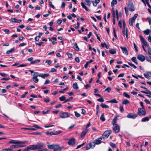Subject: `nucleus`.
Here are the masks:
<instances>
[{
    "instance_id": "obj_1",
    "label": "nucleus",
    "mask_w": 151,
    "mask_h": 151,
    "mask_svg": "<svg viewBox=\"0 0 151 151\" xmlns=\"http://www.w3.org/2000/svg\"><path fill=\"white\" fill-rule=\"evenodd\" d=\"M141 106L142 108V109L139 108L138 109V111L137 112V114L140 116L145 115L146 114L145 110L144 108V106L143 104H141Z\"/></svg>"
},
{
    "instance_id": "obj_2",
    "label": "nucleus",
    "mask_w": 151,
    "mask_h": 151,
    "mask_svg": "<svg viewBox=\"0 0 151 151\" xmlns=\"http://www.w3.org/2000/svg\"><path fill=\"white\" fill-rule=\"evenodd\" d=\"M61 132H62L60 131H56L54 130L53 131L51 132L47 131L45 132V134L47 135H50L51 136L53 135H55L61 133Z\"/></svg>"
},
{
    "instance_id": "obj_3",
    "label": "nucleus",
    "mask_w": 151,
    "mask_h": 151,
    "mask_svg": "<svg viewBox=\"0 0 151 151\" xmlns=\"http://www.w3.org/2000/svg\"><path fill=\"white\" fill-rule=\"evenodd\" d=\"M111 133V130H108L105 131L102 135L103 138L104 139L107 138Z\"/></svg>"
},
{
    "instance_id": "obj_4",
    "label": "nucleus",
    "mask_w": 151,
    "mask_h": 151,
    "mask_svg": "<svg viewBox=\"0 0 151 151\" xmlns=\"http://www.w3.org/2000/svg\"><path fill=\"white\" fill-rule=\"evenodd\" d=\"M60 116L62 118H65L70 116V114L67 112H63L60 115Z\"/></svg>"
},
{
    "instance_id": "obj_5",
    "label": "nucleus",
    "mask_w": 151,
    "mask_h": 151,
    "mask_svg": "<svg viewBox=\"0 0 151 151\" xmlns=\"http://www.w3.org/2000/svg\"><path fill=\"white\" fill-rule=\"evenodd\" d=\"M39 73L37 72H34L33 76L32 78L33 81L35 83H37L38 82L39 80L37 78V77L39 76Z\"/></svg>"
},
{
    "instance_id": "obj_6",
    "label": "nucleus",
    "mask_w": 151,
    "mask_h": 151,
    "mask_svg": "<svg viewBox=\"0 0 151 151\" xmlns=\"http://www.w3.org/2000/svg\"><path fill=\"white\" fill-rule=\"evenodd\" d=\"M113 129L114 132L116 133H118L120 130V127L118 124L113 125Z\"/></svg>"
},
{
    "instance_id": "obj_7",
    "label": "nucleus",
    "mask_w": 151,
    "mask_h": 151,
    "mask_svg": "<svg viewBox=\"0 0 151 151\" xmlns=\"http://www.w3.org/2000/svg\"><path fill=\"white\" fill-rule=\"evenodd\" d=\"M64 148L63 146L61 147L58 144H55L54 151H60Z\"/></svg>"
},
{
    "instance_id": "obj_8",
    "label": "nucleus",
    "mask_w": 151,
    "mask_h": 151,
    "mask_svg": "<svg viewBox=\"0 0 151 151\" xmlns=\"http://www.w3.org/2000/svg\"><path fill=\"white\" fill-rule=\"evenodd\" d=\"M139 37L141 41L143 44L146 47H149V45L147 44V42L144 39L143 37L141 35H140Z\"/></svg>"
},
{
    "instance_id": "obj_9",
    "label": "nucleus",
    "mask_w": 151,
    "mask_h": 151,
    "mask_svg": "<svg viewBox=\"0 0 151 151\" xmlns=\"http://www.w3.org/2000/svg\"><path fill=\"white\" fill-rule=\"evenodd\" d=\"M128 7L129 11L131 12L135 10L133 4L132 2L129 3L128 5Z\"/></svg>"
},
{
    "instance_id": "obj_10",
    "label": "nucleus",
    "mask_w": 151,
    "mask_h": 151,
    "mask_svg": "<svg viewBox=\"0 0 151 151\" xmlns=\"http://www.w3.org/2000/svg\"><path fill=\"white\" fill-rule=\"evenodd\" d=\"M33 59V58L30 57L27 59V60L29 61H31L30 63V64H33L37 63H39L40 62V60L38 59L32 61Z\"/></svg>"
},
{
    "instance_id": "obj_11",
    "label": "nucleus",
    "mask_w": 151,
    "mask_h": 151,
    "mask_svg": "<svg viewBox=\"0 0 151 151\" xmlns=\"http://www.w3.org/2000/svg\"><path fill=\"white\" fill-rule=\"evenodd\" d=\"M76 142V139L74 138H71L69 139L68 143V145L73 146L74 145Z\"/></svg>"
},
{
    "instance_id": "obj_12",
    "label": "nucleus",
    "mask_w": 151,
    "mask_h": 151,
    "mask_svg": "<svg viewBox=\"0 0 151 151\" xmlns=\"http://www.w3.org/2000/svg\"><path fill=\"white\" fill-rule=\"evenodd\" d=\"M137 115V114H134L133 113H129L127 115V117L129 118H131L132 119H135L136 118Z\"/></svg>"
},
{
    "instance_id": "obj_13",
    "label": "nucleus",
    "mask_w": 151,
    "mask_h": 151,
    "mask_svg": "<svg viewBox=\"0 0 151 151\" xmlns=\"http://www.w3.org/2000/svg\"><path fill=\"white\" fill-rule=\"evenodd\" d=\"M120 47L122 50V52L123 53L125 54L126 55H128V51L126 47L120 46Z\"/></svg>"
},
{
    "instance_id": "obj_14",
    "label": "nucleus",
    "mask_w": 151,
    "mask_h": 151,
    "mask_svg": "<svg viewBox=\"0 0 151 151\" xmlns=\"http://www.w3.org/2000/svg\"><path fill=\"white\" fill-rule=\"evenodd\" d=\"M137 59L140 61L142 62H143L145 60V57L142 55H138L137 56Z\"/></svg>"
},
{
    "instance_id": "obj_15",
    "label": "nucleus",
    "mask_w": 151,
    "mask_h": 151,
    "mask_svg": "<svg viewBox=\"0 0 151 151\" xmlns=\"http://www.w3.org/2000/svg\"><path fill=\"white\" fill-rule=\"evenodd\" d=\"M146 73L144 74V76L146 78L148 79L149 77H151V71H147Z\"/></svg>"
},
{
    "instance_id": "obj_16",
    "label": "nucleus",
    "mask_w": 151,
    "mask_h": 151,
    "mask_svg": "<svg viewBox=\"0 0 151 151\" xmlns=\"http://www.w3.org/2000/svg\"><path fill=\"white\" fill-rule=\"evenodd\" d=\"M44 145V144L42 142L38 143L37 145H35L37 147V149H40L42 148Z\"/></svg>"
},
{
    "instance_id": "obj_17",
    "label": "nucleus",
    "mask_w": 151,
    "mask_h": 151,
    "mask_svg": "<svg viewBox=\"0 0 151 151\" xmlns=\"http://www.w3.org/2000/svg\"><path fill=\"white\" fill-rule=\"evenodd\" d=\"M29 150H37V147L35 145H30L28 147Z\"/></svg>"
},
{
    "instance_id": "obj_18",
    "label": "nucleus",
    "mask_w": 151,
    "mask_h": 151,
    "mask_svg": "<svg viewBox=\"0 0 151 151\" xmlns=\"http://www.w3.org/2000/svg\"><path fill=\"white\" fill-rule=\"evenodd\" d=\"M88 131V129H86L85 130L83 131L81 133L80 136L79 137V138H82L84 137L87 133Z\"/></svg>"
},
{
    "instance_id": "obj_19",
    "label": "nucleus",
    "mask_w": 151,
    "mask_h": 151,
    "mask_svg": "<svg viewBox=\"0 0 151 151\" xmlns=\"http://www.w3.org/2000/svg\"><path fill=\"white\" fill-rule=\"evenodd\" d=\"M25 145H13L11 146V147L13 148H18L25 147Z\"/></svg>"
},
{
    "instance_id": "obj_20",
    "label": "nucleus",
    "mask_w": 151,
    "mask_h": 151,
    "mask_svg": "<svg viewBox=\"0 0 151 151\" xmlns=\"http://www.w3.org/2000/svg\"><path fill=\"white\" fill-rule=\"evenodd\" d=\"M102 138L101 137H99L97 139L95 140L94 143L95 144L98 145L101 143V140H102Z\"/></svg>"
},
{
    "instance_id": "obj_21",
    "label": "nucleus",
    "mask_w": 151,
    "mask_h": 151,
    "mask_svg": "<svg viewBox=\"0 0 151 151\" xmlns=\"http://www.w3.org/2000/svg\"><path fill=\"white\" fill-rule=\"evenodd\" d=\"M118 116H115L114 118L113 119L112 122V124L113 125H117L118 124H116V123L117 122V120L118 118Z\"/></svg>"
},
{
    "instance_id": "obj_22",
    "label": "nucleus",
    "mask_w": 151,
    "mask_h": 151,
    "mask_svg": "<svg viewBox=\"0 0 151 151\" xmlns=\"http://www.w3.org/2000/svg\"><path fill=\"white\" fill-rule=\"evenodd\" d=\"M11 20L12 22L16 23H20L22 21L21 19H17L15 18H12Z\"/></svg>"
},
{
    "instance_id": "obj_23",
    "label": "nucleus",
    "mask_w": 151,
    "mask_h": 151,
    "mask_svg": "<svg viewBox=\"0 0 151 151\" xmlns=\"http://www.w3.org/2000/svg\"><path fill=\"white\" fill-rule=\"evenodd\" d=\"M50 74L48 73H45L44 74H39V76L41 77L42 78L45 79L46 77H47L50 76Z\"/></svg>"
},
{
    "instance_id": "obj_24",
    "label": "nucleus",
    "mask_w": 151,
    "mask_h": 151,
    "mask_svg": "<svg viewBox=\"0 0 151 151\" xmlns=\"http://www.w3.org/2000/svg\"><path fill=\"white\" fill-rule=\"evenodd\" d=\"M106 103H117L118 101L115 99H114L111 100L107 101Z\"/></svg>"
},
{
    "instance_id": "obj_25",
    "label": "nucleus",
    "mask_w": 151,
    "mask_h": 151,
    "mask_svg": "<svg viewBox=\"0 0 151 151\" xmlns=\"http://www.w3.org/2000/svg\"><path fill=\"white\" fill-rule=\"evenodd\" d=\"M81 4L83 8L84 9L87 11H88L89 9L85 5L83 2H81Z\"/></svg>"
},
{
    "instance_id": "obj_26",
    "label": "nucleus",
    "mask_w": 151,
    "mask_h": 151,
    "mask_svg": "<svg viewBox=\"0 0 151 151\" xmlns=\"http://www.w3.org/2000/svg\"><path fill=\"white\" fill-rule=\"evenodd\" d=\"M73 88L75 89H77L78 88V87L77 83L75 82L73 83Z\"/></svg>"
},
{
    "instance_id": "obj_27",
    "label": "nucleus",
    "mask_w": 151,
    "mask_h": 151,
    "mask_svg": "<svg viewBox=\"0 0 151 151\" xmlns=\"http://www.w3.org/2000/svg\"><path fill=\"white\" fill-rule=\"evenodd\" d=\"M55 144L48 145H47V148L50 149L54 150Z\"/></svg>"
},
{
    "instance_id": "obj_28",
    "label": "nucleus",
    "mask_w": 151,
    "mask_h": 151,
    "mask_svg": "<svg viewBox=\"0 0 151 151\" xmlns=\"http://www.w3.org/2000/svg\"><path fill=\"white\" fill-rule=\"evenodd\" d=\"M109 52L111 54H114L116 52V50L115 49H111L109 50Z\"/></svg>"
},
{
    "instance_id": "obj_29",
    "label": "nucleus",
    "mask_w": 151,
    "mask_h": 151,
    "mask_svg": "<svg viewBox=\"0 0 151 151\" xmlns=\"http://www.w3.org/2000/svg\"><path fill=\"white\" fill-rule=\"evenodd\" d=\"M14 47L13 48H11L10 50H8L6 52V53L7 54H9L12 53V52L14 51Z\"/></svg>"
},
{
    "instance_id": "obj_30",
    "label": "nucleus",
    "mask_w": 151,
    "mask_h": 151,
    "mask_svg": "<svg viewBox=\"0 0 151 151\" xmlns=\"http://www.w3.org/2000/svg\"><path fill=\"white\" fill-rule=\"evenodd\" d=\"M100 119L101 120V121L103 122H104L105 120V117L104 116V114L102 113L101 116L100 118Z\"/></svg>"
},
{
    "instance_id": "obj_31",
    "label": "nucleus",
    "mask_w": 151,
    "mask_h": 151,
    "mask_svg": "<svg viewBox=\"0 0 151 151\" xmlns=\"http://www.w3.org/2000/svg\"><path fill=\"white\" fill-rule=\"evenodd\" d=\"M18 142V141L12 140L11 141H10L8 143L9 144H17V142Z\"/></svg>"
},
{
    "instance_id": "obj_32",
    "label": "nucleus",
    "mask_w": 151,
    "mask_h": 151,
    "mask_svg": "<svg viewBox=\"0 0 151 151\" xmlns=\"http://www.w3.org/2000/svg\"><path fill=\"white\" fill-rule=\"evenodd\" d=\"M74 48L76 51H79V49L78 47L77 44L76 43H75L74 45Z\"/></svg>"
},
{
    "instance_id": "obj_33",
    "label": "nucleus",
    "mask_w": 151,
    "mask_h": 151,
    "mask_svg": "<svg viewBox=\"0 0 151 151\" xmlns=\"http://www.w3.org/2000/svg\"><path fill=\"white\" fill-rule=\"evenodd\" d=\"M149 120V117H146L142 118L141 120V121L142 122H145L148 121Z\"/></svg>"
},
{
    "instance_id": "obj_34",
    "label": "nucleus",
    "mask_w": 151,
    "mask_h": 151,
    "mask_svg": "<svg viewBox=\"0 0 151 151\" xmlns=\"http://www.w3.org/2000/svg\"><path fill=\"white\" fill-rule=\"evenodd\" d=\"M131 60L134 62L137 65L138 64V63L136 60V58L135 57H132L131 58Z\"/></svg>"
},
{
    "instance_id": "obj_35",
    "label": "nucleus",
    "mask_w": 151,
    "mask_h": 151,
    "mask_svg": "<svg viewBox=\"0 0 151 151\" xmlns=\"http://www.w3.org/2000/svg\"><path fill=\"white\" fill-rule=\"evenodd\" d=\"M92 145L91 143H89V144L86 146V150H88L91 148L92 147Z\"/></svg>"
},
{
    "instance_id": "obj_36",
    "label": "nucleus",
    "mask_w": 151,
    "mask_h": 151,
    "mask_svg": "<svg viewBox=\"0 0 151 151\" xmlns=\"http://www.w3.org/2000/svg\"><path fill=\"white\" fill-rule=\"evenodd\" d=\"M117 0H113L111 2V6H113L114 5L117 4Z\"/></svg>"
},
{
    "instance_id": "obj_37",
    "label": "nucleus",
    "mask_w": 151,
    "mask_h": 151,
    "mask_svg": "<svg viewBox=\"0 0 151 151\" xmlns=\"http://www.w3.org/2000/svg\"><path fill=\"white\" fill-rule=\"evenodd\" d=\"M85 2L86 5L88 6H90V1L89 0H85Z\"/></svg>"
},
{
    "instance_id": "obj_38",
    "label": "nucleus",
    "mask_w": 151,
    "mask_h": 151,
    "mask_svg": "<svg viewBox=\"0 0 151 151\" xmlns=\"http://www.w3.org/2000/svg\"><path fill=\"white\" fill-rule=\"evenodd\" d=\"M59 99L61 101H65L66 100L65 97L64 96H62L59 97Z\"/></svg>"
},
{
    "instance_id": "obj_39",
    "label": "nucleus",
    "mask_w": 151,
    "mask_h": 151,
    "mask_svg": "<svg viewBox=\"0 0 151 151\" xmlns=\"http://www.w3.org/2000/svg\"><path fill=\"white\" fill-rule=\"evenodd\" d=\"M143 32L146 35H149L150 34V32L149 29H148L144 30Z\"/></svg>"
},
{
    "instance_id": "obj_40",
    "label": "nucleus",
    "mask_w": 151,
    "mask_h": 151,
    "mask_svg": "<svg viewBox=\"0 0 151 151\" xmlns=\"http://www.w3.org/2000/svg\"><path fill=\"white\" fill-rule=\"evenodd\" d=\"M32 127H35V128L36 129H42V127H39V126L36 124H33L32 126Z\"/></svg>"
},
{
    "instance_id": "obj_41",
    "label": "nucleus",
    "mask_w": 151,
    "mask_h": 151,
    "mask_svg": "<svg viewBox=\"0 0 151 151\" xmlns=\"http://www.w3.org/2000/svg\"><path fill=\"white\" fill-rule=\"evenodd\" d=\"M32 127H35V128L36 129H42V127H39V126L36 124H33L32 126Z\"/></svg>"
},
{
    "instance_id": "obj_42",
    "label": "nucleus",
    "mask_w": 151,
    "mask_h": 151,
    "mask_svg": "<svg viewBox=\"0 0 151 151\" xmlns=\"http://www.w3.org/2000/svg\"><path fill=\"white\" fill-rule=\"evenodd\" d=\"M134 20H133L131 18L129 21V24L131 26H133V22H134Z\"/></svg>"
},
{
    "instance_id": "obj_43",
    "label": "nucleus",
    "mask_w": 151,
    "mask_h": 151,
    "mask_svg": "<svg viewBox=\"0 0 151 151\" xmlns=\"http://www.w3.org/2000/svg\"><path fill=\"white\" fill-rule=\"evenodd\" d=\"M123 95L125 97L128 98H129L130 96L128 95L127 93L125 92H124L123 93Z\"/></svg>"
},
{
    "instance_id": "obj_44",
    "label": "nucleus",
    "mask_w": 151,
    "mask_h": 151,
    "mask_svg": "<svg viewBox=\"0 0 151 151\" xmlns=\"http://www.w3.org/2000/svg\"><path fill=\"white\" fill-rule=\"evenodd\" d=\"M128 63L129 65L133 67L134 69H136L137 68V67L136 66H135L134 64L129 62H128Z\"/></svg>"
},
{
    "instance_id": "obj_45",
    "label": "nucleus",
    "mask_w": 151,
    "mask_h": 151,
    "mask_svg": "<svg viewBox=\"0 0 151 151\" xmlns=\"http://www.w3.org/2000/svg\"><path fill=\"white\" fill-rule=\"evenodd\" d=\"M145 59L148 62H150L151 63V60H150V58L147 56H145ZM150 59H151V56L150 57Z\"/></svg>"
},
{
    "instance_id": "obj_46",
    "label": "nucleus",
    "mask_w": 151,
    "mask_h": 151,
    "mask_svg": "<svg viewBox=\"0 0 151 151\" xmlns=\"http://www.w3.org/2000/svg\"><path fill=\"white\" fill-rule=\"evenodd\" d=\"M51 110V109L50 108H49L47 110L45 111H42V113L43 114H46L49 111H50Z\"/></svg>"
},
{
    "instance_id": "obj_47",
    "label": "nucleus",
    "mask_w": 151,
    "mask_h": 151,
    "mask_svg": "<svg viewBox=\"0 0 151 151\" xmlns=\"http://www.w3.org/2000/svg\"><path fill=\"white\" fill-rule=\"evenodd\" d=\"M112 9L113 10V11H112V16L113 18V19H115V13L114 12V8H112Z\"/></svg>"
},
{
    "instance_id": "obj_48",
    "label": "nucleus",
    "mask_w": 151,
    "mask_h": 151,
    "mask_svg": "<svg viewBox=\"0 0 151 151\" xmlns=\"http://www.w3.org/2000/svg\"><path fill=\"white\" fill-rule=\"evenodd\" d=\"M129 103V101L127 99L124 100L122 102V104H128Z\"/></svg>"
},
{
    "instance_id": "obj_49",
    "label": "nucleus",
    "mask_w": 151,
    "mask_h": 151,
    "mask_svg": "<svg viewBox=\"0 0 151 151\" xmlns=\"http://www.w3.org/2000/svg\"><path fill=\"white\" fill-rule=\"evenodd\" d=\"M73 99V98L72 97H70L68 99H66L65 100V101H64V103H66V102H68V101H70V100L71 99Z\"/></svg>"
},
{
    "instance_id": "obj_50",
    "label": "nucleus",
    "mask_w": 151,
    "mask_h": 151,
    "mask_svg": "<svg viewBox=\"0 0 151 151\" xmlns=\"http://www.w3.org/2000/svg\"><path fill=\"white\" fill-rule=\"evenodd\" d=\"M97 101L100 102H103L104 101V99L102 97H101L100 98L97 99Z\"/></svg>"
},
{
    "instance_id": "obj_51",
    "label": "nucleus",
    "mask_w": 151,
    "mask_h": 151,
    "mask_svg": "<svg viewBox=\"0 0 151 151\" xmlns=\"http://www.w3.org/2000/svg\"><path fill=\"white\" fill-rule=\"evenodd\" d=\"M138 15L137 14H134V17H132L131 18L133 20H135V19L138 16Z\"/></svg>"
},
{
    "instance_id": "obj_52",
    "label": "nucleus",
    "mask_w": 151,
    "mask_h": 151,
    "mask_svg": "<svg viewBox=\"0 0 151 151\" xmlns=\"http://www.w3.org/2000/svg\"><path fill=\"white\" fill-rule=\"evenodd\" d=\"M49 5L53 9H55V7L52 4V2L51 1H49Z\"/></svg>"
},
{
    "instance_id": "obj_53",
    "label": "nucleus",
    "mask_w": 151,
    "mask_h": 151,
    "mask_svg": "<svg viewBox=\"0 0 151 151\" xmlns=\"http://www.w3.org/2000/svg\"><path fill=\"white\" fill-rule=\"evenodd\" d=\"M101 106L103 108H108L109 106L106 104H101Z\"/></svg>"
},
{
    "instance_id": "obj_54",
    "label": "nucleus",
    "mask_w": 151,
    "mask_h": 151,
    "mask_svg": "<svg viewBox=\"0 0 151 151\" xmlns=\"http://www.w3.org/2000/svg\"><path fill=\"white\" fill-rule=\"evenodd\" d=\"M111 88L110 87H108L105 89V91L109 92L111 91Z\"/></svg>"
},
{
    "instance_id": "obj_55",
    "label": "nucleus",
    "mask_w": 151,
    "mask_h": 151,
    "mask_svg": "<svg viewBox=\"0 0 151 151\" xmlns=\"http://www.w3.org/2000/svg\"><path fill=\"white\" fill-rule=\"evenodd\" d=\"M74 113L75 116L77 117H79L80 116V114L79 113H78L77 111H74Z\"/></svg>"
},
{
    "instance_id": "obj_56",
    "label": "nucleus",
    "mask_w": 151,
    "mask_h": 151,
    "mask_svg": "<svg viewBox=\"0 0 151 151\" xmlns=\"http://www.w3.org/2000/svg\"><path fill=\"white\" fill-rule=\"evenodd\" d=\"M113 32L114 37L116 39H117V37L116 33L115 28L114 27L113 28Z\"/></svg>"
},
{
    "instance_id": "obj_57",
    "label": "nucleus",
    "mask_w": 151,
    "mask_h": 151,
    "mask_svg": "<svg viewBox=\"0 0 151 151\" xmlns=\"http://www.w3.org/2000/svg\"><path fill=\"white\" fill-rule=\"evenodd\" d=\"M32 134L34 135H41V133L40 132H33L31 133Z\"/></svg>"
},
{
    "instance_id": "obj_58",
    "label": "nucleus",
    "mask_w": 151,
    "mask_h": 151,
    "mask_svg": "<svg viewBox=\"0 0 151 151\" xmlns=\"http://www.w3.org/2000/svg\"><path fill=\"white\" fill-rule=\"evenodd\" d=\"M110 145L112 147L115 148L116 147V144L112 142L110 143Z\"/></svg>"
},
{
    "instance_id": "obj_59",
    "label": "nucleus",
    "mask_w": 151,
    "mask_h": 151,
    "mask_svg": "<svg viewBox=\"0 0 151 151\" xmlns=\"http://www.w3.org/2000/svg\"><path fill=\"white\" fill-rule=\"evenodd\" d=\"M27 141H18V142H17V144H24L25 143L27 142Z\"/></svg>"
},
{
    "instance_id": "obj_60",
    "label": "nucleus",
    "mask_w": 151,
    "mask_h": 151,
    "mask_svg": "<svg viewBox=\"0 0 151 151\" xmlns=\"http://www.w3.org/2000/svg\"><path fill=\"white\" fill-rule=\"evenodd\" d=\"M125 11V13L127 15L128 14V9H127L126 7H124V8Z\"/></svg>"
},
{
    "instance_id": "obj_61",
    "label": "nucleus",
    "mask_w": 151,
    "mask_h": 151,
    "mask_svg": "<svg viewBox=\"0 0 151 151\" xmlns=\"http://www.w3.org/2000/svg\"><path fill=\"white\" fill-rule=\"evenodd\" d=\"M146 2V3L147 4V6H148L151 9V6L149 4V3L148 2V1H149V0H145Z\"/></svg>"
},
{
    "instance_id": "obj_62",
    "label": "nucleus",
    "mask_w": 151,
    "mask_h": 151,
    "mask_svg": "<svg viewBox=\"0 0 151 151\" xmlns=\"http://www.w3.org/2000/svg\"><path fill=\"white\" fill-rule=\"evenodd\" d=\"M147 19L148 20L149 23L150 24H151V18L149 17H148L147 18Z\"/></svg>"
},
{
    "instance_id": "obj_63",
    "label": "nucleus",
    "mask_w": 151,
    "mask_h": 151,
    "mask_svg": "<svg viewBox=\"0 0 151 151\" xmlns=\"http://www.w3.org/2000/svg\"><path fill=\"white\" fill-rule=\"evenodd\" d=\"M85 143H83L82 144L78 146L76 148V149H78V148H80L83 145H85Z\"/></svg>"
},
{
    "instance_id": "obj_64",
    "label": "nucleus",
    "mask_w": 151,
    "mask_h": 151,
    "mask_svg": "<svg viewBox=\"0 0 151 151\" xmlns=\"http://www.w3.org/2000/svg\"><path fill=\"white\" fill-rule=\"evenodd\" d=\"M148 53L150 55H151V48L150 47L148 49Z\"/></svg>"
}]
</instances>
